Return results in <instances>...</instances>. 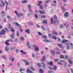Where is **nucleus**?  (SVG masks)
Instances as JSON below:
<instances>
[{
    "instance_id": "1",
    "label": "nucleus",
    "mask_w": 73,
    "mask_h": 73,
    "mask_svg": "<svg viewBox=\"0 0 73 73\" xmlns=\"http://www.w3.org/2000/svg\"><path fill=\"white\" fill-rule=\"evenodd\" d=\"M13 24L14 25H15H15H16L17 27H19V28H20V29H21V25H20V24H19L18 23H17V22H15L13 23Z\"/></svg>"
},
{
    "instance_id": "2",
    "label": "nucleus",
    "mask_w": 73,
    "mask_h": 73,
    "mask_svg": "<svg viewBox=\"0 0 73 73\" xmlns=\"http://www.w3.org/2000/svg\"><path fill=\"white\" fill-rule=\"evenodd\" d=\"M5 33V31L4 29L2 30L0 32V35H4Z\"/></svg>"
},
{
    "instance_id": "3",
    "label": "nucleus",
    "mask_w": 73,
    "mask_h": 73,
    "mask_svg": "<svg viewBox=\"0 0 73 73\" xmlns=\"http://www.w3.org/2000/svg\"><path fill=\"white\" fill-rule=\"evenodd\" d=\"M69 41L66 40V39H64L62 41V43H63V44H65L66 42H68Z\"/></svg>"
},
{
    "instance_id": "4",
    "label": "nucleus",
    "mask_w": 73,
    "mask_h": 73,
    "mask_svg": "<svg viewBox=\"0 0 73 73\" xmlns=\"http://www.w3.org/2000/svg\"><path fill=\"white\" fill-rule=\"evenodd\" d=\"M66 46L67 49H69L70 48V46H69V44L67 43L66 44Z\"/></svg>"
},
{
    "instance_id": "5",
    "label": "nucleus",
    "mask_w": 73,
    "mask_h": 73,
    "mask_svg": "<svg viewBox=\"0 0 73 73\" xmlns=\"http://www.w3.org/2000/svg\"><path fill=\"white\" fill-rule=\"evenodd\" d=\"M34 47L35 48V50L36 51H38L39 50V48L38 47L34 45Z\"/></svg>"
},
{
    "instance_id": "6",
    "label": "nucleus",
    "mask_w": 73,
    "mask_h": 73,
    "mask_svg": "<svg viewBox=\"0 0 73 73\" xmlns=\"http://www.w3.org/2000/svg\"><path fill=\"white\" fill-rule=\"evenodd\" d=\"M39 12H40V13H41V14H45V13L44 11L42 10H39Z\"/></svg>"
},
{
    "instance_id": "7",
    "label": "nucleus",
    "mask_w": 73,
    "mask_h": 73,
    "mask_svg": "<svg viewBox=\"0 0 73 73\" xmlns=\"http://www.w3.org/2000/svg\"><path fill=\"white\" fill-rule=\"evenodd\" d=\"M58 46H59V47H60V48H62V49L63 48V47L62 46V44H58Z\"/></svg>"
},
{
    "instance_id": "8",
    "label": "nucleus",
    "mask_w": 73,
    "mask_h": 73,
    "mask_svg": "<svg viewBox=\"0 0 73 73\" xmlns=\"http://www.w3.org/2000/svg\"><path fill=\"white\" fill-rule=\"evenodd\" d=\"M45 60H46V57L44 56H43L42 59V61H45Z\"/></svg>"
},
{
    "instance_id": "9",
    "label": "nucleus",
    "mask_w": 73,
    "mask_h": 73,
    "mask_svg": "<svg viewBox=\"0 0 73 73\" xmlns=\"http://www.w3.org/2000/svg\"><path fill=\"white\" fill-rule=\"evenodd\" d=\"M64 15L65 17H67V16H69V13L68 12H66L65 13Z\"/></svg>"
},
{
    "instance_id": "10",
    "label": "nucleus",
    "mask_w": 73,
    "mask_h": 73,
    "mask_svg": "<svg viewBox=\"0 0 73 73\" xmlns=\"http://www.w3.org/2000/svg\"><path fill=\"white\" fill-rule=\"evenodd\" d=\"M9 60H11L12 62H13L14 61V58L12 57V56H10L9 58Z\"/></svg>"
},
{
    "instance_id": "11",
    "label": "nucleus",
    "mask_w": 73,
    "mask_h": 73,
    "mask_svg": "<svg viewBox=\"0 0 73 73\" xmlns=\"http://www.w3.org/2000/svg\"><path fill=\"white\" fill-rule=\"evenodd\" d=\"M54 20H55L54 23L56 22V21H57V16L56 15H54Z\"/></svg>"
},
{
    "instance_id": "12",
    "label": "nucleus",
    "mask_w": 73,
    "mask_h": 73,
    "mask_svg": "<svg viewBox=\"0 0 73 73\" xmlns=\"http://www.w3.org/2000/svg\"><path fill=\"white\" fill-rule=\"evenodd\" d=\"M25 32H27L28 33V34H29L30 33V30H29V29H27V30H25Z\"/></svg>"
},
{
    "instance_id": "13",
    "label": "nucleus",
    "mask_w": 73,
    "mask_h": 73,
    "mask_svg": "<svg viewBox=\"0 0 73 73\" xmlns=\"http://www.w3.org/2000/svg\"><path fill=\"white\" fill-rule=\"evenodd\" d=\"M23 15L24 14L20 13H18V14L17 15V16H19V17H20V16H23Z\"/></svg>"
},
{
    "instance_id": "14",
    "label": "nucleus",
    "mask_w": 73,
    "mask_h": 73,
    "mask_svg": "<svg viewBox=\"0 0 73 73\" xmlns=\"http://www.w3.org/2000/svg\"><path fill=\"white\" fill-rule=\"evenodd\" d=\"M68 62L69 64H71V65H72L73 64V63H72V61L71 59H69L68 60Z\"/></svg>"
},
{
    "instance_id": "15",
    "label": "nucleus",
    "mask_w": 73,
    "mask_h": 73,
    "mask_svg": "<svg viewBox=\"0 0 73 73\" xmlns=\"http://www.w3.org/2000/svg\"><path fill=\"white\" fill-rule=\"evenodd\" d=\"M43 23L44 24H47L48 23L47 22V20L46 19H44L43 21Z\"/></svg>"
},
{
    "instance_id": "16",
    "label": "nucleus",
    "mask_w": 73,
    "mask_h": 73,
    "mask_svg": "<svg viewBox=\"0 0 73 73\" xmlns=\"http://www.w3.org/2000/svg\"><path fill=\"white\" fill-rule=\"evenodd\" d=\"M5 50L6 51H8V50H9V48H8V47H5Z\"/></svg>"
},
{
    "instance_id": "17",
    "label": "nucleus",
    "mask_w": 73,
    "mask_h": 73,
    "mask_svg": "<svg viewBox=\"0 0 73 73\" xmlns=\"http://www.w3.org/2000/svg\"><path fill=\"white\" fill-rule=\"evenodd\" d=\"M40 73H43L44 72V71H43V69L40 68L39 69Z\"/></svg>"
},
{
    "instance_id": "18",
    "label": "nucleus",
    "mask_w": 73,
    "mask_h": 73,
    "mask_svg": "<svg viewBox=\"0 0 73 73\" xmlns=\"http://www.w3.org/2000/svg\"><path fill=\"white\" fill-rule=\"evenodd\" d=\"M64 26L65 27L66 26V28H68L69 26H68V23H65L64 24Z\"/></svg>"
},
{
    "instance_id": "19",
    "label": "nucleus",
    "mask_w": 73,
    "mask_h": 73,
    "mask_svg": "<svg viewBox=\"0 0 73 73\" xmlns=\"http://www.w3.org/2000/svg\"><path fill=\"white\" fill-rule=\"evenodd\" d=\"M52 34H53V35H57L58 34L57 33L56 31H52Z\"/></svg>"
},
{
    "instance_id": "20",
    "label": "nucleus",
    "mask_w": 73,
    "mask_h": 73,
    "mask_svg": "<svg viewBox=\"0 0 73 73\" xmlns=\"http://www.w3.org/2000/svg\"><path fill=\"white\" fill-rule=\"evenodd\" d=\"M13 35H10L11 37V38H14V35H15V33H13Z\"/></svg>"
},
{
    "instance_id": "21",
    "label": "nucleus",
    "mask_w": 73,
    "mask_h": 73,
    "mask_svg": "<svg viewBox=\"0 0 73 73\" xmlns=\"http://www.w3.org/2000/svg\"><path fill=\"white\" fill-rule=\"evenodd\" d=\"M10 30L11 32H15V29L13 28V27L11 28Z\"/></svg>"
},
{
    "instance_id": "22",
    "label": "nucleus",
    "mask_w": 73,
    "mask_h": 73,
    "mask_svg": "<svg viewBox=\"0 0 73 73\" xmlns=\"http://www.w3.org/2000/svg\"><path fill=\"white\" fill-rule=\"evenodd\" d=\"M1 4L3 5V7H4V6H5V3L4 2H3V1H1Z\"/></svg>"
},
{
    "instance_id": "23",
    "label": "nucleus",
    "mask_w": 73,
    "mask_h": 73,
    "mask_svg": "<svg viewBox=\"0 0 73 73\" xmlns=\"http://www.w3.org/2000/svg\"><path fill=\"white\" fill-rule=\"evenodd\" d=\"M21 52L23 54H26L27 53L25 52H24V51L23 50H21Z\"/></svg>"
},
{
    "instance_id": "24",
    "label": "nucleus",
    "mask_w": 73,
    "mask_h": 73,
    "mask_svg": "<svg viewBox=\"0 0 73 73\" xmlns=\"http://www.w3.org/2000/svg\"><path fill=\"white\" fill-rule=\"evenodd\" d=\"M30 70H30V68H28L27 69V71H26V72H27V73H29V72Z\"/></svg>"
},
{
    "instance_id": "25",
    "label": "nucleus",
    "mask_w": 73,
    "mask_h": 73,
    "mask_svg": "<svg viewBox=\"0 0 73 73\" xmlns=\"http://www.w3.org/2000/svg\"><path fill=\"white\" fill-rule=\"evenodd\" d=\"M27 1H22V3L23 4H25V3H27Z\"/></svg>"
},
{
    "instance_id": "26",
    "label": "nucleus",
    "mask_w": 73,
    "mask_h": 73,
    "mask_svg": "<svg viewBox=\"0 0 73 73\" xmlns=\"http://www.w3.org/2000/svg\"><path fill=\"white\" fill-rule=\"evenodd\" d=\"M61 8L63 12L65 11V8H64V6H62Z\"/></svg>"
},
{
    "instance_id": "27",
    "label": "nucleus",
    "mask_w": 73,
    "mask_h": 73,
    "mask_svg": "<svg viewBox=\"0 0 73 73\" xmlns=\"http://www.w3.org/2000/svg\"><path fill=\"white\" fill-rule=\"evenodd\" d=\"M60 57L61 58H64V56L63 55H61L60 56Z\"/></svg>"
},
{
    "instance_id": "28",
    "label": "nucleus",
    "mask_w": 73,
    "mask_h": 73,
    "mask_svg": "<svg viewBox=\"0 0 73 73\" xmlns=\"http://www.w3.org/2000/svg\"><path fill=\"white\" fill-rule=\"evenodd\" d=\"M51 52L52 54V55H53V56H54V54H55V53H54L53 51L52 50H51Z\"/></svg>"
},
{
    "instance_id": "29",
    "label": "nucleus",
    "mask_w": 73,
    "mask_h": 73,
    "mask_svg": "<svg viewBox=\"0 0 73 73\" xmlns=\"http://www.w3.org/2000/svg\"><path fill=\"white\" fill-rule=\"evenodd\" d=\"M42 3V1H39L38 4L37 3V5L38 6H40V4H41Z\"/></svg>"
},
{
    "instance_id": "30",
    "label": "nucleus",
    "mask_w": 73,
    "mask_h": 73,
    "mask_svg": "<svg viewBox=\"0 0 73 73\" xmlns=\"http://www.w3.org/2000/svg\"><path fill=\"white\" fill-rule=\"evenodd\" d=\"M34 17L35 18L37 19V18H38V15H37L36 14H35Z\"/></svg>"
},
{
    "instance_id": "31",
    "label": "nucleus",
    "mask_w": 73,
    "mask_h": 73,
    "mask_svg": "<svg viewBox=\"0 0 73 73\" xmlns=\"http://www.w3.org/2000/svg\"><path fill=\"white\" fill-rule=\"evenodd\" d=\"M70 45L72 49L73 48V44L72 43H70Z\"/></svg>"
},
{
    "instance_id": "32",
    "label": "nucleus",
    "mask_w": 73,
    "mask_h": 73,
    "mask_svg": "<svg viewBox=\"0 0 73 73\" xmlns=\"http://www.w3.org/2000/svg\"><path fill=\"white\" fill-rule=\"evenodd\" d=\"M20 39L21 40V41H24V38L23 37H20Z\"/></svg>"
},
{
    "instance_id": "33",
    "label": "nucleus",
    "mask_w": 73,
    "mask_h": 73,
    "mask_svg": "<svg viewBox=\"0 0 73 73\" xmlns=\"http://www.w3.org/2000/svg\"><path fill=\"white\" fill-rule=\"evenodd\" d=\"M42 66L43 67H45V64L44 62H42Z\"/></svg>"
},
{
    "instance_id": "34",
    "label": "nucleus",
    "mask_w": 73,
    "mask_h": 73,
    "mask_svg": "<svg viewBox=\"0 0 73 73\" xmlns=\"http://www.w3.org/2000/svg\"><path fill=\"white\" fill-rule=\"evenodd\" d=\"M38 35H40V36H42V35L43 34L42 33H40V32H38Z\"/></svg>"
},
{
    "instance_id": "35",
    "label": "nucleus",
    "mask_w": 73,
    "mask_h": 73,
    "mask_svg": "<svg viewBox=\"0 0 73 73\" xmlns=\"http://www.w3.org/2000/svg\"><path fill=\"white\" fill-rule=\"evenodd\" d=\"M36 65L39 67H41V64L40 63H37Z\"/></svg>"
},
{
    "instance_id": "36",
    "label": "nucleus",
    "mask_w": 73,
    "mask_h": 73,
    "mask_svg": "<svg viewBox=\"0 0 73 73\" xmlns=\"http://www.w3.org/2000/svg\"><path fill=\"white\" fill-rule=\"evenodd\" d=\"M53 67L54 70H56V69H57V67L56 66H53Z\"/></svg>"
},
{
    "instance_id": "37",
    "label": "nucleus",
    "mask_w": 73,
    "mask_h": 73,
    "mask_svg": "<svg viewBox=\"0 0 73 73\" xmlns=\"http://www.w3.org/2000/svg\"><path fill=\"white\" fill-rule=\"evenodd\" d=\"M57 64H59V65H62H62H63V64H62V63H61L60 62H57Z\"/></svg>"
},
{
    "instance_id": "38",
    "label": "nucleus",
    "mask_w": 73,
    "mask_h": 73,
    "mask_svg": "<svg viewBox=\"0 0 73 73\" xmlns=\"http://www.w3.org/2000/svg\"><path fill=\"white\" fill-rule=\"evenodd\" d=\"M42 38H46V36L45 35H44L42 36Z\"/></svg>"
},
{
    "instance_id": "39",
    "label": "nucleus",
    "mask_w": 73,
    "mask_h": 73,
    "mask_svg": "<svg viewBox=\"0 0 73 73\" xmlns=\"http://www.w3.org/2000/svg\"><path fill=\"white\" fill-rule=\"evenodd\" d=\"M5 3H6V6H7L8 5V3L6 1H5Z\"/></svg>"
},
{
    "instance_id": "40",
    "label": "nucleus",
    "mask_w": 73,
    "mask_h": 73,
    "mask_svg": "<svg viewBox=\"0 0 73 73\" xmlns=\"http://www.w3.org/2000/svg\"><path fill=\"white\" fill-rule=\"evenodd\" d=\"M26 64L27 65H29V63L28 61H27L26 63Z\"/></svg>"
},
{
    "instance_id": "41",
    "label": "nucleus",
    "mask_w": 73,
    "mask_h": 73,
    "mask_svg": "<svg viewBox=\"0 0 73 73\" xmlns=\"http://www.w3.org/2000/svg\"><path fill=\"white\" fill-rule=\"evenodd\" d=\"M52 38H53L54 39V40H56L57 38L56 37V36H54L53 37H52Z\"/></svg>"
},
{
    "instance_id": "42",
    "label": "nucleus",
    "mask_w": 73,
    "mask_h": 73,
    "mask_svg": "<svg viewBox=\"0 0 73 73\" xmlns=\"http://www.w3.org/2000/svg\"><path fill=\"white\" fill-rule=\"evenodd\" d=\"M29 25H33V23L31 22H29Z\"/></svg>"
},
{
    "instance_id": "43",
    "label": "nucleus",
    "mask_w": 73,
    "mask_h": 73,
    "mask_svg": "<svg viewBox=\"0 0 73 73\" xmlns=\"http://www.w3.org/2000/svg\"><path fill=\"white\" fill-rule=\"evenodd\" d=\"M41 28L43 30V31H45V29L44 27L42 26Z\"/></svg>"
},
{
    "instance_id": "44",
    "label": "nucleus",
    "mask_w": 73,
    "mask_h": 73,
    "mask_svg": "<svg viewBox=\"0 0 73 73\" xmlns=\"http://www.w3.org/2000/svg\"><path fill=\"white\" fill-rule=\"evenodd\" d=\"M28 8H31V5L30 4H29L28 6Z\"/></svg>"
},
{
    "instance_id": "45",
    "label": "nucleus",
    "mask_w": 73,
    "mask_h": 73,
    "mask_svg": "<svg viewBox=\"0 0 73 73\" xmlns=\"http://www.w3.org/2000/svg\"><path fill=\"white\" fill-rule=\"evenodd\" d=\"M29 45H30V44H29V42H27V44H26V45H28V46Z\"/></svg>"
},
{
    "instance_id": "46",
    "label": "nucleus",
    "mask_w": 73,
    "mask_h": 73,
    "mask_svg": "<svg viewBox=\"0 0 73 73\" xmlns=\"http://www.w3.org/2000/svg\"><path fill=\"white\" fill-rule=\"evenodd\" d=\"M42 18H45L46 16L45 15H42L41 16Z\"/></svg>"
},
{
    "instance_id": "47",
    "label": "nucleus",
    "mask_w": 73,
    "mask_h": 73,
    "mask_svg": "<svg viewBox=\"0 0 73 73\" xmlns=\"http://www.w3.org/2000/svg\"><path fill=\"white\" fill-rule=\"evenodd\" d=\"M65 56L66 59H68V57H69V56L65 55Z\"/></svg>"
},
{
    "instance_id": "48",
    "label": "nucleus",
    "mask_w": 73,
    "mask_h": 73,
    "mask_svg": "<svg viewBox=\"0 0 73 73\" xmlns=\"http://www.w3.org/2000/svg\"><path fill=\"white\" fill-rule=\"evenodd\" d=\"M40 8L41 9H43V7H42V5H40Z\"/></svg>"
},
{
    "instance_id": "49",
    "label": "nucleus",
    "mask_w": 73,
    "mask_h": 73,
    "mask_svg": "<svg viewBox=\"0 0 73 73\" xmlns=\"http://www.w3.org/2000/svg\"><path fill=\"white\" fill-rule=\"evenodd\" d=\"M30 69H31V70H32L33 71H34L35 70V69H34L33 68V67H31Z\"/></svg>"
},
{
    "instance_id": "50",
    "label": "nucleus",
    "mask_w": 73,
    "mask_h": 73,
    "mask_svg": "<svg viewBox=\"0 0 73 73\" xmlns=\"http://www.w3.org/2000/svg\"><path fill=\"white\" fill-rule=\"evenodd\" d=\"M56 54H61V53H60V52H56Z\"/></svg>"
},
{
    "instance_id": "51",
    "label": "nucleus",
    "mask_w": 73,
    "mask_h": 73,
    "mask_svg": "<svg viewBox=\"0 0 73 73\" xmlns=\"http://www.w3.org/2000/svg\"><path fill=\"white\" fill-rule=\"evenodd\" d=\"M15 49V47L12 46L11 48V50H13V49Z\"/></svg>"
},
{
    "instance_id": "52",
    "label": "nucleus",
    "mask_w": 73,
    "mask_h": 73,
    "mask_svg": "<svg viewBox=\"0 0 73 73\" xmlns=\"http://www.w3.org/2000/svg\"><path fill=\"white\" fill-rule=\"evenodd\" d=\"M5 44H6V45H9V43H8V42H5Z\"/></svg>"
},
{
    "instance_id": "53",
    "label": "nucleus",
    "mask_w": 73,
    "mask_h": 73,
    "mask_svg": "<svg viewBox=\"0 0 73 73\" xmlns=\"http://www.w3.org/2000/svg\"><path fill=\"white\" fill-rule=\"evenodd\" d=\"M22 71H23V70L22 68H20L19 70L20 72H22Z\"/></svg>"
},
{
    "instance_id": "54",
    "label": "nucleus",
    "mask_w": 73,
    "mask_h": 73,
    "mask_svg": "<svg viewBox=\"0 0 73 73\" xmlns=\"http://www.w3.org/2000/svg\"><path fill=\"white\" fill-rule=\"evenodd\" d=\"M17 66L18 67V68H20V64H19V63H18V64L17 65Z\"/></svg>"
},
{
    "instance_id": "55",
    "label": "nucleus",
    "mask_w": 73,
    "mask_h": 73,
    "mask_svg": "<svg viewBox=\"0 0 73 73\" xmlns=\"http://www.w3.org/2000/svg\"><path fill=\"white\" fill-rule=\"evenodd\" d=\"M58 61V59L57 58H55V61H56V62H57V61Z\"/></svg>"
},
{
    "instance_id": "56",
    "label": "nucleus",
    "mask_w": 73,
    "mask_h": 73,
    "mask_svg": "<svg viewBox=\"0 0 73 73\" xmlns=\"http://www.w3.org/2000/svg\"><path fill=\"white\" fill-rule=\"evenodd\" d=\"M50 65H51V66H52V65L53 64V62H52V61L50 62Z\"/></svg>"
},
{
    "instance_id": "57",
    "label": "nucleus",
    "mask_w": 73,
    "mask_h": 73,
    "mask_svg": "<svg viewBox=\"0 0 73 73\" xmlns=\"http://www.w3.org/2000/svg\"><path fill=\"white\" fill-rule=\"evenodd\" d=\"M2 58H4V59H5V58H6V57H5V56L4 55L2 56Z\"/></svg>"
},
{
    "instance_id": "58",
    "label": "nucleus",
    "mask_w": 73,
    "mask_h": 73,
    "mask_svg": "<svg viewBox=\"0 0 73 73\" xmlns=\"http://www.w3.org/2000/svg\"><path fill=\"white\" fill-rule=\"evenodd\" d=\"M36 26H37V28H40V26H39V25H36Z\"/></svg>"
},
{
    "instance_id": "59",
    "label": "nucleus",
    "mask_w": 73,
    "mask_h": 73,
    "mask_svg": "<svg viewBox=\"0 0 73 73\" xmlns=\"http://www.w3.org/2000/svg\"><path fill=\"white\" fill-rule=\"evenodd\" d=\"M60 28L62 29V28H63V26H62V25H60Z\"/></svg>"
},
{
    "instance_id": "60",
    "label": "nucleus",
    "mask_w": 73,
    "mask_h": 73,
    "mask_svg": "<svg viewBox=\"0 0 73 73\" xmlns=\"http://www.w3.org/2000/svg\"><path fill=\"white\" fill-rule=\"evenodd\" d=\"M5 12H4V11H2L1 12V14H2V15H3V14H4V13Z\"/></svg>"
},
{
    "instance_id": "61",
    "label": "nucleus",
    "mask_w": 73,
    "mask_h": 73,
    "mask_svg": "<svg viewBox=\"0 0 73 73\" xmlns=\"http://www.w3.org/2000/svg\"><path fill=\"white\" fill-rule=\"evenodd\" d=\"M40 53L42 54H43L44 53V51H41L40 52Z\"/></svg>"
},
{
    "instance_id": "62",
    "label": "nucleus",
    "mask_w": 73,
    "mask_h": 73,
    "mask_svg": "<svg viewBox=\"0 0 73 73\" xmlns=\"http://www.w3.org/2000/svg\"><path fill=\"white\" fill-rule=\"evenodd\" d=\"M17 36H19V33L18 32V31L17 32Z\"/></svg>"
},
{
    "instance_id": "63",
    "label": "nucleus",
    "mask_w": 73,
    "mask_h": 73,
    "mask_svg": "<svg viewBox=\"0 0 73 73\" xmlns=\"http://www.w3.org/2000/svg\"><path fill=\"white\" fill-rule=\"evenodd\" d=\"M71 70V73H73V69H72V68H71L70 69Z\"/></svg>"
},
{
    "instance_id": "64",
    "label": "nucleus",
    "mask_w": 73,
    "mask_h": 73,
    "mask_svg": "<svg viewBox=\"0 0 73 73\" xmlns=\"http://www.w3.org/2000/svg\"><path fill=\"white\" fill-rule=\"evenodd\" d=\"M29 73H33V72L30 70Z\"/></svg>"
}]
</instances>
